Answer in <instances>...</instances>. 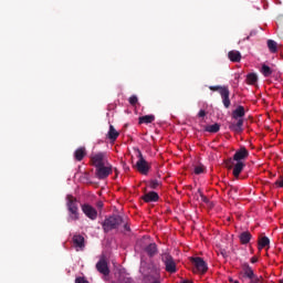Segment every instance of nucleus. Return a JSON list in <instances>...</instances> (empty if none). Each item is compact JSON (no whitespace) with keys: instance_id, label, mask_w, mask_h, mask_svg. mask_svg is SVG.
Instances as JSON below:
<instances>
[{"instance_id":"obj_1","label":"nucleus","mask_w":283,"mask_h":283,"mask_svg":"<svg viewBox=\"0 0 283 283\" xmlns=\"http://www.w3.org/2000/svg\"><path fill=\"white\" fill-rule=\"evenodd\" d=\"M123 224H125V218L120 214H113L102 222V229L104 233H109V231H118Z\"/></svg>"},{"instance_id":"obj_2","label":"nucleus","mask_w":283,"mask_h":283,"mask_svg":"<svg viewBox=\"0 0 283 283\" xmlns=\"http://www.w3.org/2000/svg\"><path fill=\"white\" fill-rule=\"evenodd\" d=\"M245 111H244V106L239 105L233 112H232V118L234 120H237V123H232L230 125V129H232V132H237V134H240V132H242V127L244 126V118L243 116H245Z\"/></svg>"},{"instance_id":"obj_3","label":"nucleus","mask_w":283,"mask_h":283,"mask_svg":"<svg viewBox=\"0 0 283 283\" xmlns=\"http://www.w3.org/2000/svg\"><path fill=\"white\" fill-rule=\"evenodd\" d=\"M209 90L211 92H219L222 98L223 107H226V109H229L231 107V98L229 97L231 95V92L229 91V86H209Z\"/></svg>"},{"instance_id":"obj_4","label":"nucleus","mask_w":283,"mask_h":283,"mask_svg":"<svg viewBox=\"0 0 283 283\" xmlns=\"http://www.w3.org/2000/svg\"><path fill=\"white\" fill-rule=\"evenodd\" d=\"M136 151H137V158H138L136 163V168L139 171V174L147 176V174H149V169H151V166H149V163H147L140 149L137 148Z\"/></svg>"},{"instance_id":"obj_5","label":"nucleus","mask_w":283,"mask_h":283,"mask_svg":"<svg viewBox=\"0 0 283 283\" xmlns=\"http://www.w3.org/2000/svg\"><path fill=\"white\" fill-rule=\"evenodd\" d=\"M190 262L195 268V273H201L202 275H205V273L209 271V266L207 265V262H205L203 258L192 256L190 258Z\"/></svg>"},{"instance_id":"obj_6","label":"nucleus","mask_w":283,"mask_h":283,"mask_svg":"<svg viewBox=\"0 0 283 283\" xmlns=\"http://www.w3.org/2000/svg\"><path fill=\"white\" fill-rule=\"evenodd\" d=\"M66 207L71 213V220H78V205L76 203V198L74 196H66Z\"/></svg>"},{"instance_id":"obj_7","label":"nucleus","mask_w":283,"mask_h":283,"mask_svg":"<svg viewBox=\"0 0 283 283\" xmlns=\"http://www.w3.org/2000/svg\"><path fill=\"white\" fill-rule=\"evenodd\" d=\"M161 262L165 264V270L167 273H176L178 269L176 268V260H174V256L169 253L161 254Z\"/></svg>"},{"instance_id":"obj_8","label":"nucleus","mask_w":283,"mask_h":283,"mask_svg":"<svg viewBox=\"0 0 283 283\" xmlns=\"http://www.w3.org/2000/svg\"><path fill=\"white\" fill-rule=\"evenodd\" d=\"M247 158H249V150L245 147H241L233 155V159L227 160V166L229 167V169H231V167H233V160H235V163H242V160Z\"/></svg>"},{"instance_id":"obj_9","label":"nucleus","mask_w":283,"mask_h":283,"mask_svg":"<svg viewBox=\"0 0 283 283\" xmlns=\"http://www.w3.org/2000/svg\"><path fill=\"white\" fill-rule=\"evenodd\" d=\"M91 163L93 167H95V169L98 167H103L104 165H107V156L105 155V153H97L95 155H92Z\"/></svg>"},{"instance_id":"obj_10","label":"nucleus","mask_w":283,"mask_h":283,"mask_svg":"<svg viewBox=\"0 0 283 283\" xmlns=\"http://www.w3.org/2000/svg\"><path fill=\"white\" fill-rule=\"evenodd\" d=\"M112 174V165L106 164L95 168V176L98 180H105Z\"/></svg>"},{"instance_id":"obj_11","label":"nucleus","mask_w":283,"mask_h":283,"mask_svg":"<svg viewBox=\"0 0 283 283\" xmlns=\"http://www.w3.org/2000/svg\"><path fill=\"white\" fill-rule=\"evenodd\" d=\"M82 211L90 220H96V218H98V211L88 203L82 205Z\"/></svg>"},{"instance_id":"obj_12","label":"nucleus","mask_w":283,"mask_h":283,"mask_svg":"<svg viewBox=\"0 0 283 283\" xmlns=\"http://www.w3.org/2000/svg\"><path fill=\"white\" fill-rule=\"evenodd\" d=\"M241 275L242 277H247L248 280H252L253 277H255V272H253V268H251V265H249V263H242L241 264Z\"/></svg>"},{"instance_id":"obj_13","label":"nucleus","mask_w":283,"mask_h":283,"mask_svg":"<svg viewBox=\"0 0 283 283\" xmlns=\"http://www.w3.org/2000/svg\"><path fill=\"white\" fill-rule=\"evenodd\" d=\"M73 244L76 251H83L85 249V238L81 234L73 235Z\"/></svg>"},{"instance_id":"obj_14","label":"nucleus","mask_w":283,"mask_h":283,"mask_svg":"<svg viewBox=\"0 0 283 283\" xmlns=\"http://www.w3.org/2000/svg\"><path fill=\"white\" fill-rule=\"evenodd\" d=\"M96 269L102 275H109V266L107 265V261L105 259H101L96 263Z\"/></svg>"},{"instance_id":"obj_15","label":"nucleus","mask_w":283,"mask_h":283,"mask_svg":"<svg viewBox=\"0 0 283 283\" xmlns=\"http://www.w3.org/2000/svg\"><path fill=\"white\" fill-rule=\"evenodd\" d=\"M85 156H87V149H86L84 146L77 148V149L74 151V159H75L77 163H81V160H83V158H85Z\"/></svg>"},{"instance_id":"obj_16","label":"nucleus","mask_w":283,"mask_h":283,"mask_svg":"<svg viewBox=\"0 0 283 283\" xmlns=\"http://www.w3.org/2000/svg\"><path fill=\"white\" fill-rule=\"evenodd\" d=\"M159 199L156 191H150L143 197L144 202H158Z\"/></svg>"},{"instance_id":"obj_17","label":"nucleus","mask_w":283,"mask_h":283,"mask_svg":"<svg viewBox=\"0 0 283 283\" xmlns=\"http://www.w3.org/2000/svg\"><path fill=\"white\" fill-rule=\"evenodd\" d=\"M228 59L232 63H240V61H242V54L240 53V51H230L228 53Z\"/></svg>"},{"instance_id":"obj_18","label":"nucleus","mask_w":283,"mask_h":283,"mask_svg":"<svg viewBox=\"0 0 283 283\" xmlns=\"http://www.w3.org/2000/svg\"><path fill=\"white\" fill-rule=\"evenodd\" d=\"M252 238L253 235H251V232L249 231L241 232L239 235V240L241 244H249Z\"/></svg>"},{"instance_id":"obj_19","label":"nucleus","mask_w":283,"mask_h":283,"mask_svg":"<svg viewBox=\"0 0 283 283\" xmlns=\"http://www.w3.org/2000/svg\"><path fill=\"white\" fill-rule=\"evenodd\" d=\"M243 170H244V163L237 161L232 171L234 178H240V174H242Z\"/></svg>"},{"instance_id":"obj_20","label":"nucleus","mask_w":283,"mask_h":283,"mask_svg":"<svg viewBox=\"0 0 283 283\" xmlns=\"http://www.w3.org/2000/svg\"><path fill=\"white\" fill-rule=\"evenodd\" d=\"M145 251L149 258H154V255L158 253V245H156V243H150L146 247Z\"/></svg>"},{"instance_id":"obj_21","label":"nucleus","mask_w":283,"mask_h":283,"mask_svg":"<svg viewBox=\"0 0 283 283\" xmlns=\"http://www.w3.org/2000/svg\"><path fill=\"white\" fill-rule=\"evenodd\" d=\"M156 120V116L154 115H146V116H142L139 117V125H149V123H154Z\"/></svg>"},{"instance_id":"obj_22","label":"nucleus","mask_w":283,"mask_h":283,"mask_svg":"<svg viewBox=\"0 0 283 283\" xmlns=\"http://www.w3.org/2000/svg\"><path fill=\"white\" fill-rule=\"evenodd\" d=\"M118 136H120V134L117 132L116 128H114L113 125L109 126V130H108V138L109 140H116V138H118Z\"/></svg>"},{"instance_id":"obj_23","label":"nucleus","mask_w":283,"mask_h":283,"mask_svg":"<svg viewBox=\"0 0 283 283\" xmlns=\"http://www.w3.org/2000/svg\"><path fill=\"white\" fill-rule=\"evenodd\" d=\"M248 85H255L258 83V75L255 73H249L247 76Z\"/></svg>"},{"instance_id":"obj_24","label":"nucleus","mask_w":283,"mask_h":283,"mask_svg":"<svg viewBox=\"0 0 283 283\" xmlns=\"http://www.w3.org/2000/svg\"><path fill=\"white\" fill-rule=\"evenodd\" d=\"M271 244V240L268 237H263L259 240V250L265 249Z\"/></svg>"},{"instance_id":"obj_25","label":"nucleus","mask_w":283,"mask_h":283,"mask_svg":"<svg viewBox=\"0 0 283 283\" xmlns=\"http://www.w3.org/2000/svg\"><path fill=\"white\" fill-rule=\"evenodd\" d=\"M268 48L272 54H275V52H277V42L274 40H268Z\"/></svg>"},{"instance_id":"obj_26","label":"nucleus","mask_w":283,"mask_h":283,"mask_svg":"<svg viewBox=\"0 0 283 283\" xmlns=\"http://www.w3.org/2000/svg\"><path fill=\"white\" fill-rule=\"evenodd\" d=\"M206 132H209L210 134H218V132H220V124L207 126Z\"/></svg>"},{"instance_id":"obj_27","label":"nucleus","mask_w":283,"mask_h":283,"mask_svg":"<svg viewBox=\"0 0 283 283\" xmlns=\"http://www.w3.org/2000/svg\"><path fill=\"white\" fill-rule=\"evenodd\" d=\"M261 73L263 74V76L269 77L271 76V74H273V70H271L269 65L263 64L261 67Z\"/></svg>"},{"instance_id":"obj_28","label":"nucleus","mask_w":283,"mask_h":283,"mask_svg":"<svg viewBox=\"0 0 283 283\" xmlns=\"http://www.w3.org/2000/svg\"><path fill=\"white\" fill-rule=\"evenodd\" d=\"M206 169L207 168H205V165L200 164L198 166H195V170L193 171H195V174L197 176H200V174H205Z\"/></svg>"},{"instance_id":"obj_29","label":"nucleus","mask_w":283,"mask_h":283,"mask_svg":"<svg viewBox=\"0 0 283 283\" xmlns=\"http://www.w3.org/2000/svg\"><path fill=\"white\" fill-rule=\"evenodd\" d=\"M129 105H132L133 107H136V105H138V96L136 95H132L128 98Z\"/></svg>"},{"instance_id":"obj_30","label":"nucleus","mask_w":283,"mask_h":283,"mask_svg":"<svg viewBox=\"0 0 283 283\" xmlns=\"http://www.w3.org/2000/svg\"><path fill=\"white\" fill-rule=\"evenodd\" d=\"M149 187L150 189H158V187H160V181H158V179H153L150 180Z\"/></svg>"},{"instance_id":"obj_31","label":"nucleus","mask_w":283,"mask_h":283,"mask_svg":"<svg viewBox=\"0 0 283 283\" xmlns=\"http://www.w3.org/2000/svg\"><path fill=\"white\" fill-rule=\"evenodd\" d=\"M251 283H265L264 277L255 275L251 281Z\"/></svg>"},{"instance_id":"obj_32","label":"nucleus","mask_w":283,"mask_h":283,"mask_svg":"<svg viewBox=\"0 0 283 283\" xmlns=\"http://www.w3.org/2000/svg\"><path fill=\"white\" fill-rule=\"evenodd\" d=\"M256 34H258V32L251 31L250 34L245 39H243V41H249L251 39V36H255Z\"/></svg>"},{"instance_id":"obj_33","label":"nucleus","mask_w":283,"mask_h":283,"mask_svg":"<svg viewBox=\"0 0 283 283\" xmlns=\"http://www.w3.org/2000/svg\"><path fill=\"white\" fill-rule=\"evenodd\" d=\"M122 227H124V231H132V229L129 228V224H127L125 219H124V223H122Z\"/></svg>"},{"instance_id":"obj_34","label":"nucleus","mask_w":283,"mask_h":283,"mask_svg":"<svg viewBox=\"0 0 283 283\" xmlns=\"http://www.w3.org/2000/svg\"><path fill=\"white\" fill-rule=\"evenodd\" d=\"M199 118H205L207 116V112L205 109L199 111L198 113Z\"/></svg>"},{"instance_id":"obj_35","label":"nucleus","mask_w":283,"mask_h":283,"mask_svg":"<svg viewBox=\"0 0 283 283\" xmlns=\"http://www.w3.org/2000/svg\"><path fill=\"white\" fill-rule=\"evenodd\" d=\"M96 207H97L98 209H103V201H97Z\"/></svg>"},{"instance_id":"obj_36","label":"nucleus","mask_w":283,"mask_h":283,"mask_svg":"<svg viewBox=\"0 0 283 283\" xmlns=\"http://www.w3.org/2000/svg\"><path fill=\"white\" fill-rule=\"evenodd\" d=\"M276 185H279V187L283 188V179L280 181H276Z\"/></svg>"},{"instance_id":"obj_37","label":"nucleus","mask_w":283,"mask_h":283,"mask_svg":"<svg viewBox=\"0 0 283 283\" xmlns=\"http://www.w3.org/2000/svg\"><path fill=\"white\" fill-rule=\"evenodd\" d=\"M255 262H258V259H256V258H252V259H251V263H252V264H255Z\"/></svg>"},{"instance_id":"obj_38","label":"nucleus","mask_w":283,"mask_h":283,"mask_svg":"<svg viewBox=\"0 0 283 283\" xmlns=\"http://www.w3.org/2000/svg\"><path fill=\"white\" fill-rule=\"evenodd\" d=\"M181 283H193V282H191V281H182Z\"/></svg>"},{"instance_id":"obj_39","label":"nucleus","mask_w":283,"mask_h":283,"mask_svg":"<svg viewBox=\"0 0 283 283\" xmlns=\"http://www.w3.org/2000/svg\"><path fill=\"white\" fill-rule=\"evenodd\" d=\"M202 198H203V202H207V197H203V196H202Z\"/></svg>"},{"instance_id":"obj_40","label":"nucleus","mask_w":283,"mask_h":283,"mask_svg":"<svg viewBox=\"0 0 283 283\" xmlns=\"http://www.w3.org/2000/svg\"><path fill=\"white\" fill-rule=\"evenodd\" d=\"M153 283H160V281L159 280H155Z\"/></svg>"}]
</instances>
